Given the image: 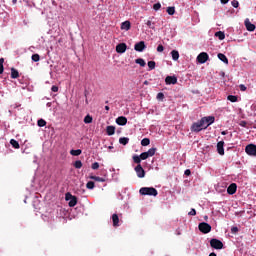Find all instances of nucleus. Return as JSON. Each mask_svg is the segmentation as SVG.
I'll return each instance as SVG.
<instances>
[{
    "label": "nucleus",
    "instance_id": "f257e3e1",
    "mask_svg": "<svg viewBox=\"0 0 256 256\" xmlns=\"http://www.w3.org/2000/svg\"><path fill=\"white\" fill-rule=\"evenodd\" d=\"M140 195H148L150 197H157V195H159V192L157 191V189L153 188V187H142L139 190Z\"/></svg>",
    "mask_w": 256,
    "mask_h": 256
},
{
    "label": "nucleus",
    "instance_id": "f03ea898",
    "mask_svg": "<svg viewBox=\"0 0 256 256\" xmlns=\"http://www.w3.org/2000/svg\"><path fill=\"white\" fill-rule=\"evenodd\" d=\"M203 129H205V126L201 119L197 122H194L191 126L192 133H199L200 131H203Z\"/></svg>",
    "mask_w": 256,
    "mask_h": 256
},
{
    "label": "nucleus",
    "instance_id": "7ed1b4c3",
    "mask_svg": "<svg viewBox=\"0 0 256 256\" xmlns=\"http://www.w3.org/2000/svg\"><path fill=\"white\" fill-rule=\"evenodd\" d=\"M210 247H212V249L221 250L223 249V242H221L219 239L212 238L210 240Z\"/></svg>",
    "mask_w": 256,
    "mask_h": 256
},
{
    "label": "nucleus",
    "instance_id": "20e7f679",
    "mask_svg": "<svg viewBox=\"0 0 256 256\" xmlns=\"http://www.w3.org/2000/svg\"><path fill=\"white\" fill-rule=\"evenodd\" d=\"M202 124L204 125V129H207L210 125L215 123V118L213 116H206L201 118Z\"/></svg>",
    "mask_w": 256,
    "mask_h": 256
},
{
    "label": "nucleus",
    "instance_id": "39448f33",
    "mask_svg": "<svg viewBox=\"0 0 256 256\" xmlns=\"http://www.w3.org/2000/svg\"><path fill=\"white\" fill-rule=\"evenodd\" d=\"M198 229L199 231H201V233L207 234V233H211V225L207 222H202L198 225Z\"/></svg>",
    "mask_w": 256,
    "mask_h": 256
},
{
    "label": "nucleus",
    "instance_id": "423d86ee",
    "mask_svg": "<svg viewBox=\"0 0 256 256\" xmlns=\"http://www.w3.org/2000/svg\"><path fill=\"white\" fill-rule=\"evenodd\" d=\"M245 153H247L250 157H256V145L248 144L245 147Z\"/></svg>",
    "mask_w": 256,
    "mask_h": 256
},
{
    "label": "nucleus",
    "instance_id": "0eeeda50",
    "mask_svg": "<svg viewBox=\"0 0 256 256\" xmlns=\"http://www.w3.org/2000/svg\"><path fill=\"white\" fill-rule=\"evenodd\" d=\"M197 61L198 63H200L201 65H203V63H207V61H209V54H207V52H202L197 56Z\"/></svg>",
    "mask_w": 256,
    "mask_h": 256
},
{
    "label": "nucleus",
    "instance_id": "6e6552de",
    "mask_svg": "<svg viewBox=\"0 0 256 256\" xmlns=\"http://www.w3.org/2000/svg\"><path fill=\"white\" fill-rule=\"evenodd\" d=\"M69 197L71 198L69 201ZM66 201H69L68 205L69 207H75L77 205V197L71 195V193L66 194Z\"/></svg>",
    "mask_w": 256,
    "mask_h": 256
},
{
    "label": "nucleus",
    "instance_id": "1a4fd4ad",
    "mask_svg": "<svg viewBox=\"0 0 256 256\" xmlns=\"http://www.w3.org/2000/svg\"><path fill=\"white\" fill-rule=\"evenodd\" d=\"M135 171L139 179H143V177H145V169H143V166H141V164L135 167Z\"/></svg>",
    "mask_w": 256,
    "mask_h": 256
},
{
    "label": "nucleus",
    "instance_id": "9d476101",
    "mask_svg": "<svg viewBox=\"0 0 256 256\" xmlns=\"http://www.w3.org/2000/svg\"><path fill=\"white\" fill-rule=\"evenodd\" d=\"M244 25H245L247 31L253 32L256 29L255 24L251 23V21H249V18L245 19Z\"/></svg>",
    "mask_w": 256,
    "mask_h": 256
},
{
    "label": "nucleus",
    "instance_id": "9b49d317",
    "mask_svg": "<svg viewBox=\"0 0 256 256\" xmlns=\"http://www.w3.org/2000/svg\"><path fill=\"white\" fill-rule=\"evenodd\" d=\"M145 47H146L145 42L140 41L135 44L134 49H135V51H138L139 53H143V51H145Z\"/></svg>",
    "mask_w": 256,
    "mask_h": 256
},
{
    "label": "nucleus",
    "instance_id": "f8f14e48",
    "mask_svg": "<svg viewBox=\"0 0 256 256\" xmlns=\"http://www.w3.org/2000/svg\"><path fill=\"white\" fill-rule=\"evenodd\" d=\"M165 83L166 85H177V76H167Z\"/></svg>",
    "mask_w": 256,
    "mask_h": 256
},
{
    "label": "nucleus",
    "instance_id": "ddd939ff",
    "mask_svg": "<svg viewBox=\"0 0 256 256\" xmlns=\"http://www.w3.org/2000/svg\"><path fill=\"white\" fill-rule=\"evenodd\" d=\"M225 142L224 141H220L217 143V153H219L220 155H225Z\"/></svg>",
    "mask_w": 256,
    "mask_h": 256
},
{
    "label": "nucleus",
    "instance_id": "4468645a",
    "mask_svg": "<svg viewBox=\"0 0 256 256\" xmlns=\"http://www.w3.org/2000/svg\"><path fill=\"white\" fill-rule=\"evenodd\" d=\"M227 193L228 195H235V193H237V184L236 183L230 184L227 188Z\"/></svg>",
    "mask_w": 256,
    "mask_h": 256
},
{
    "label": "nucleus",
    "instance_id": "2eb2a0df",
    "mask_svg": "<svg viewBox=\"0 0 256 256\" xmlns=\"http://www.w3.org/2000/svg\"><path fill=\"white\" fill-rule=\"evenodd\" d=\"M116 123H117V125L124 127V125H127V117L119 116L118 118H116Z\"/></svg>",
    "mask_w": 256,
    "mask_h": 256
},
{
    "label": "nucleus",
    "instance_id": "dca6fc26",
    "mask_svg": "<svg viewBox=\"0 0 256 256\" xmlns=\"http://www.w3.org/2000/svg\"><path fill=\"white\" fill-rule=\"evenodd\" d=\"M116 51L121 54L125 53V51H127V44L125 43L118 44L116 46Z\"/></svg>",
    "mask_w": 256,
    "mask_h": 256
},
{
    "label": "nucleus",
    "instance_id": "f3484780",
    "mask_svg": "<svg viewBox=\"0 0 256 256\" xmlns=\"http://www.w3.org/2000/svg\"><path fill=\"white\" fill-rule=\"evenodd\" d=\"M121 29L123 31H129V29H131V22L130 21H124L121 24Z\"/></svg>",
    "mask_w": 256,
    "mask_h": 256
},
{
    "label": "nucleus",
    "instance_id": "a211bd4d",
    "mask_svg": "<svg viewBox=\"0 0 256 256\" xmlns=\"http://www.w3.org/2000/svg\"><path fill=\"white\" fill-rule=\"evenodd\" d=\"M218 59H220V61H222V63H225V65H229V59L227 58V56H225V54L219 53Z\"/></svg>",
    "mask_w": 256,
    "mask_h": 256
},
{
    "label": "nucleus",
    "instance_id": "6ab92c4d",
    "mask_svg": "<svg viewBox=\"0 0 256 256\" xmlns=\"http://www.w3.org/2000/svg\"><path fill=\"white\" fill-rule=\"evenodd\" d=\"M153 19H155V17H152L150 20L146 21V25L149 27V29L155 31V22H153Z\"/></svg>",
    "mask_w": 256,
    "mask_h": 256
},
{
    "label": "nucleus",
    "instance_id": "aec40b11",
    "mask_svg": "<svg viewBox=\"0 0 256 256\" xmlns=\"http://www.w3.org/2000/svg\"><path fill=\"white\" fill-rule=\"evenodd\" d=\"M106 133L107 135H115V126H107L106 127Z\"/></svg>",
    "mask_w": 256,
    "mask_h": 256
},
{
    "label": "nucleus",
    "instance_id": "412c9836",
    "mask_svg": "<svg viewBox=\"0 0 256 256\" xmlns=\"http://www.w3.org/2000/svg\"><path fill=\"white\" fill-rule=\"evenodd\" d=\"M112 221L114 227H119V216L117 214L112 215Z\"/></svg>",
    "mask_w": 256,
    "mask_h": 256
},
{
    "label": "nucleus",
    "instance_id": "4be33fe9",
    "mask_svg": "<svg viewBox=\"0 0 256 256\" xmlns=\"http://www.w3.org/2000/svg\"><path fill=\"white\" fill-rule=\"evenodd\" d=\"M171 56H172L173 61H179V51L172 50L171 51Z\"/></svg>",
    "mask_w": 256,
    "mask_h": 256
},
{
    "label": "nucleus",
    "instance_id": "5701e85b",
    "mask_svg": "<svg viewBox=\"0 0 256 256\" xmlns=\"http://www.w3.org/2000/svg\"><path fill=\"white\" fill-rule=\"evenodd\" d=\"M19 71L15 68H11V79H18Z\"/></svg>",
    "mask_w": 256,
    "mask_h": 256
},
{
    "label": "nucleus",
    "instance_id": "b1692460",
    "mask_svg": "<svg viewBox=\"0 0 256 256\" xmlns=\"http://www.w3.org/2000/svg\"><path fill=\"white\" fill-rule=\"evenodd\" d=\"M227 100L231 103H237L239 101V98L235 95H228Z\"/></svg>",
    "mask_w": 256,
    "mask_h": 256
},
{
    "label": "nucleus",
    "instance_id": "393cba45",
    "mask_svg": "<svg viewBox=\"0 0 256 256\" xmlns=\"http://www.w3.org/2000/svg\"><path fill=\"white\" fill-rule=\"evenodd\" d=\"M10 145H12V147L14 148V149H20V145H19V142L17 141V140H15V139H11L10 140Z\"/></svg>",
    "mask_w": 256,
    "mask_h": 256
},
{
    "label": "nucleus",
    "instance_id": "a878e982",
    "mask_svg": "<svg viewBox=\"0 0 256 256\" xmlns=\"http://www.w3.org/2000/svg\"><path fill=\"white\" fill-rule=\"evenodd\" d=\"M81 153H83V151L81 149L70 151V155H73V157H79V155H81Z\"/></svg>",
    "mask_w": 256,
    "mask_h": 256
},
{
    "label": "nucleus",
    "instance_id": "bb28decb",
    "mask_svg": "<svg viewBox=\"0 0 256 256\" xmlns=\"http://www.w3.org/2000/svg\"><path fill=\"white\" fill-rule=\"evenodd\" d=\"M215 37H218L220 41H223V39H225V32L218 31L215 33Z\"/></svg>",
    "mask_w": 256,
    "mask_h": 256
},
{
    "label": "nucleus",
    "instance_id": "cd10ccee",
    "mask_svg": "<svg viewBox=\"0 0 256 256\" xmlns=\"http://www.w3.org/2000/svg\"><path fill=\"white\" fill-rule=\"evenodd\" d=\"M135 63L137 65H140V67H145V65H147V63H145V60L143 58H138L135 60Z\"/></svg>",
    "mask_w": 256,
    "mask_h": 256
},
{
    "label": "nucleus",
    "instance_id": "c85d7f7f",
    "mask_svg": "<svg viewBox=\"0 0 256 256\" xmlns=\"http://www.w3.org/2000/svg\"><path fill=\"white\" fill-rule=\"evenodd\" d=\"M90 179L93 181H98L99 183H105V178H101L99 176H90Z\"/></svg>",
    "mask_w": 256,
    "mask_h": 256
},
{
    "label": "nucleus",
    "instance_id": "c756f323",
    "mask_svg": "<svg viewBox=\"0 0 256 256\" xmlns=\"http://www.w3.org/2000/svg\"><path fill=\"white\" fill-rule=\"evenodd\" d=\"M150 143H151V140L149 138H143L141 140L142 147H147V145H149Z\"/></svg>",
    "mask_w": 256,
    "mask_h": 256
},
{
    "label": "nucleus",
    "instance_id": "7c9ffc66",
    "mask_svg": "<svg viewBox=\"0 0 256 256\" xmlns=\"http://www.w3.org/2000/svg\"><path fill=\"white\" fill-rule=\"evenodd\" d=\"M148 157H153L157 153V148H150L147 152Z\"/></svg>",
    "mask_w": 256,
    "mask_h": 256
},
{
    "label": "nucleus",
    "instance_id": "2f4dec72",
    "mask_svg": "<svg viewBox=\"0 0 256 256\" xmlns=\"http://www.w3.org/2000/svg\"><path fill=\"white\" fill-rule=\"evenodd\" d=\"M84 123H86V124L93 123V117L91 115H89V114L86 115L84 117Z\"/></svg>",
    "mask_w": 256,
    "mask_h": 256
},
{
    "label": "nucleus",
    "instance_id": "473e14b6",
    "mask_svg": "<svg viewBox=\"0 0 256 256\" xmlns=\"http://www.w3.org/2000/svg\"><path fill=\"white\" fill-rule=\"evenodd\" d=\"M119 143H120V145H127V144L129 143V138H127V137H121V138L119 139Z\"/></svg>",
    "mask_w": 256,
    "mask_h": 256
},
{
    "label": "nucleus",
    "instance_id": "72a5a7b5",
    "mask_svg": "<svg viewBox=\"0 0 256 256\" xmlns=\"http://www.w3.org/2000/svg\"><path fill=\"white\" fill-rule=\"evenodd\" d=\"M37 125H38V127H45V125H47V121H45L43 118H41L37 121Z\"/></svg>",
    "mask_w": 256,
    "mask_h": 256
},
{
    "label": "nucleus",
    "instance_id": "f704fd0d",
    "mask_svg": "<svg viewBox=\"0 0 256 256\" xmlns=\"http://www.w3.org/2000/svg\"><path fill=\"white\" fill-rule=\"evenodd\" d=\"M141 157L139 155H134L133 156V161L134 163H137V165H141Z\"/></svg>",
    "mask_w": 256,
    "mask_h": 256
},
{
    "label": "nucleus",
    "instance_id": "c9c22d12",
    "mask_svg": "<svg viewBox=\"0 0 256 256\" xmlns=\"http://www.w3.org/2000/svg\"><path fill=\"white\" fill-rule=\"evenodd\" d=\"M74 167H75V169H81V167H83V162H81V160L75 161Z\"/></svg>",
    "mask_w": 256,
    "mask_h": 256
},
{
    "label": "nucleus",
    "instance_id": "e433bc0d",
    "mask_svg": "<svg viewBox=\"0 0 256 256\" xmlns=\"http://www.w3.org/2000/svg\"><path fill=\"white\" fill-rule=\"evenodd\" d=\"M166 11L168 15H175V7L173 6L168 7Z\"/></svg>",
    "mask_w": 256,
    "mask_h": 256
},
{
    "label": "nucleus",
    "instance_id": "4c0bfd02",
    "mask_svg": "<svg viewBox=\"0 0 256 256\" xmlns=\"http://www.w3.org/2000/svg\"><path fill=\"white\" fill-rule=\"evenodd\" d=\"M41 59V56H39V54H33L32 55V61H34V63L39 62Z\"/></svg>",
    "mask_w": 256,
    "mask_h": 256
},
{
    "label": "nucleus",
    "instance_id": "58836bf2",
    "mask_svg": "<svg viewBox=\"0 0 256 256\" xmlns=\"http://www.w3.org/2000/svg\"><path fill=\"white\" fill-rule=\"evenodd\" d=\"M155 66H156L155 61L148 62L149 71H153V69H155Z\"/></svg>",
    "mask_w": 256,
    "mask_h": 256
},
{
    "label": "nucleus",
    "instance_id": "ea45409f",
    "mask_svg": "<svg viewBox=\"0 0 256 256\" xmlns=\"http://www.w3.org/2000/svg\"><path fill=\"white\" fill-rule=\"evenodd\" d=\"M87 189H95V182L89 181L86 184Z\"/></svg>",
    "mask_w": 256,
    "mask_h": 256
},
{
    "label": "nucleus",
    "instance_id": "a19ab883",
    "mask_svg": "<svg viewBox=\"0 0 256 256\" xmlns=\"http://www.w3.org/2000/svg\"><path fill=\"white\" fill-rule=\"evenodd\" d=\"M156 99L158 101H163V99H165V94H163V92L158 93Z\"/></svg>",
    "mask_w": 256,
    "mask_h": 256
},
{
    "label": "nucleus",
    "instance_id": "79ce46f5",
    "mask_svg": "<svg viewBox=\"0 0 256 256\" xmlns=\"http://www.w3.org/2000/svg\"><path fill=\"white\" fill-rule=\"evenodd\" d=\"M140 159L142 161H145V159H149V154H147V152H143L140 154Z\"/></svg>",
    "mask_w": 256,
    "mask_h": 256
},
{
    "label": "nucleus",
    "instance_id": "37998d69",
    "mask_svg": "<svg viewBox=\"0 0 256 256\" xmlns=\"http://www.w3.org/2000/svg\"><path fill=\"white\" fill-rule=\"evenodd\" d=\"M153 9H154V11H159V9H161V3L158 2V3L154 4Z\"/></svg>",
    "mask_w": 256,
    "mask_h": 256
},
{
    "label": "nucleus",
    "instance_id": "c03bdc74",
    "mask_svg": "<svg viewBox=\"0 0 256 256\" xmlns=\"http://www.w3.org/2000/svg\"><path fill=\"white\" fill-rule=\"evenodd\" d=\"M231 5H232V7H234L235 9H237V7H239V1L233 0V1L231 2Z\"/></svg>",
    "mask_w": 256,
    "mask_h": 256
},
{
    "label": "nucleus",
    "instance_id": "a18cd8bd",
    "mask_svg": "<svg viewBox=\"0 0 256 256\" xmlns=\"http://www.w3.org/2000/svg\"><path fill=\"white\" fill-rule=\"evenodd\" d=\"M165 50V47H163V45H158V47H157V51H158V53H163V51Z\"/></svg>",
    "mask_w": 256,
    "mask_h": 256
},
{
    "label": "nucleus",
    "instance_id": "49530a36",
    "mask_svg": "<svg viewBox=\"0 0 256 256\" xmlns=\"http://www.w3.org/2000/svg\"><path fill=\"white\" fill-rule=\"evenodd\" d=\"M91 167H92V169L94 171H96V169H99V163L98 162H94Z\"/></svg>",
    "mask_w": 256,
    "mask_h": 256
},
{
    "label": "nucleus",
    "instance_id": "de8ad7c7",
    "mask_svg": "<svg viewBox=\"0 0 256 256\" xmlns=\"http://www.w3.org/2000/svg\"><path fill=\"white\" fill-rule=\"evenodd\" d=\"M231 233L235 234V233H239V228L237 226H234L231 228Z\"/></svg>",
    "mask_w": 256,
    "mask_h": 256
},
{
    "label": "nucleus",
    "instance_id": "09e8293b",
    "mask_svg": "<svg viewBox=\"0 0 256 256\" xmlns=\"http://www.w3.org/2000/svg\"><path fill=\"white\" fill-rule=\"evenodd\" d=\"M51 91H52L53 93H57V91H59V87L53 85V86L51 87Z\"/></svg>",
    "mask_w": 256,
    "mask_h": 256
},
{
    "label": "nucleus",
    "instance_id": "8fccbe9b",
    "mask_svg": "<svg viewBox=\"0 0 256 256\" xmlns=\"http://www.w3.org/2000/svg\"><path fill=\"white\" fill-rule=\"evenodd\" d=\"M188 215L195 216V215H197V211L194 208H192L190 210V212L188 213Z\"/></svg>",
    "mask_w": 256,
    "mask_h": 256
},
{
    "label": "nucleus",
    "instance_id": "3c124183",
    "mask_svg": "<svg viewBox=\"0 0 256 256\" xmlns=\"http://www.w3.org/2000/svg\"><path fill=\"white\" fill-rule=\"evenodd\" d=\"M240 91H247V87L243 84H241L240 86Z\"/></svg>",
    "mask_w": 256,
    "mask_h": 256
},
{
    "label": "nucleus",
    "instance_id": "603ef678",
    "mask_svg": "<svg viewBox=\"0 0 256 256\" xmlns=\"http://www.w3.org/2000/svg\"><path fill=\"white\" fill-rule=\"evenodd\" d=\"M184 175L189 177V175H191V170L190 169H186L185 172H184Z\"/></svg>",
    "mask_w": 256,
    "mask_h": 256
},
{
    "label": "nucleus",
    "instance_id": "864d4df0",
    "mask_svg": "<svg viewBox=\"0 0 256 256\" xmlns=\"http://www.w3.org/2000/svg\"><path fill=\"white\" fill-rule=\"evenodd\" d=\"M240 126L241 127H247V122L246 121H241Z\"/></svg>",
    "mask_w": 256,
    "mask_h": 256
},
{
    "label": "nucleus",
    "instance_id": "5fc2aeb1",
    "mask_svg": "<svg viewBox=\"0 0 256 256\" xmlns=\"http://www.w3.org/2000/svg\"><path fill=\"white\" fill-rule=\"evenodd\" d=\"M222 5H227V3H229V0H220Z\"/></svg>",
    "mask_w": 256,
    "mask_h": 256
},
{
    "label": "nucleus",
    "instance_id": "6e6d98bb",
    "mask_svg": "<svg viewBox=\"0 0 256 256\" xmlns=\"http://www.w3.org/2000/svg\"><path fill=\"white\" fill-rule=\"evenodd\" d=\"M3 71H4L3 65L0 64V75H3Z\"/></svg>",
    "mask_w": 256,
    "mask_h": 256
},
{
    "label": "nucleus",
    "instance_id": "4d7b16f0",
    "mask_svg": "<svg viewBox=\"0 0 256 256\" xmlns=\"http://www.w3.org/2000/svg\"><path fill=\"white\" fill-rule=\"evenodd\" d=\"M3 63H5V59L0 58V65H3Z\"/></svg>",
    "mask_w": 256,
    "mask_h": 256
},
{
    "label": "nucleus",
    "instance_id": "13d9d810",
    "mask_svg": "<svg viewBox=\"0 0 256 256\" xmlns=\"http://www.w3.org/2000/svg\"><path fill=\"white\" fill-rule=\"evenodd\" d=\"M209 256H217V254H215V252H212L209 254Z\"/></svg>",
    "mask_w": 256,
    "mask_h": 256
},
{
    "label": "nucleus",
    "instance_id": "bf43d9fd",
    "mask_svg": "<svg viewBox=\"0 0 256 256\" xmlns=\"http://www.w3.org/2000/svg\"><path fill=\"white\" fill-rule=\"evenodd\" d=\"M221 135H227V131H222Z\"/></svg>",
    "mask_w": 256,
    "mask_h": 256
},
{
    "label": "nucleus",
    "instance_id": "052dcab7",
    "mask_svg": "<svg viewBox=\"0 0 256 256\" xmlns=\"http://www.w3.org/2000/svg\"><path fill=\"white\" fill-rule=\"evenodd\" d=\"M109 109H110L109 106H105L106 111H109Z\"/></svg>",
    "mask_w": 256,
    "mask_h": 256
},
{
    "label": "nucleus",
    "instance_id": "680f3d73",
    "mask_svg": "<svg viewBox=\"0 0 256 256\" xmlns=\"http://www.w3.org/2000/svg\"><path fill=\"white\" fill-rule=\"evenodd\" d=\"M12 3H17V0H12Z\"/></svg>",
    "mask_w": 256,
    "mask_h": 256
},
{
    "label": "nucleus",
    "instance_id": "e2e57ef3",
    "mask_svg": "<svg viewBox=\"0 0 256 256\" xmlns=\"http://www.w3.org/2000/svg\"><path fill=\"white\" fill-rule=\"evenodd\" d=\"M108 149H113V146H109V148Z\"/></svg>",
    "mask_w": 256,
    "mask_h": 256
}]
</instances>
